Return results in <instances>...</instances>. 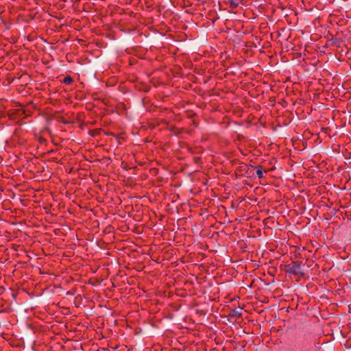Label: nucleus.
I'll return each instance as SVG.
<instances>
[{
  "mask_svg": "<svg viewBox=\"0 0 351 351\" xmlns=\"http://www.w3.org/2000/svg\"><path fill=\"white\" fill-rule=\"evenodd\" d=\"M302 263L298 261H294L286 265V272L291 275H298L302 274L301 271Z\"/></svg>",
  "mask_w": 351,
  "mask_h": 351,
  "instance_id": "obj_1",
  "label": "nucleus"
},
{
  "mask_svg": "<svg viewBox=\"0 0 351 351\" xmlns=\"http://www.w3.org/2000/svg\"><path fill=\"white\" fill-rule=\"evenodd\" d=\"M242 315V308H236L232 310H231L229 316L232 317L239 318L241 317Z\"/></svg>",
  "mask_w": 351,
  "mask_h": 351,
  "instance_id": "obj_2",
  "label": "nucleus"
},
{
  "mask_svg": "<svg viewBox=\"0 0 351 351\" xmlns=\"http://www.w3.org/2000/svg\"><path fill=\"white\" fill-rule=\"evenodd\" d=\"M60 82L64 84L70 85L73 83L74 80L71 75H67L62 80H61Z\"/></svg>",
  "mask_w": 351,
  "mask_h": 351,
  "instance_id": "obj_3",
  "label": "nucleus"
},
{
  "mask_svg": "<svg viewBox=\"0 0 351 351\" xmlns=\"http://www.w3.org/2000/svg\"><path fill=\"white\" fill-rule=\"evenodd\" d=\"M228 3L230 7L235 8L241 3V0H228Z\"/></svg>",
  "mask_w": 351,
  "mask_h": 351,
  "instance_id": "obj_4",
  "label": "nucleus"
},
{
  "mask_svg": "<svg viewBox=\"0 0 351 351\" xmlns=\"http://www.w3.org/2000/svg\"><path fill=\"white\" fill-rule=\"evenodd\" d=\"M101 132V129H100V128L94 129V130H89V134H90L92 136H96L100 134Z\"/></svg>",
  "mask_w": 351,
  "mask_h": 351,
  "instance_id": "obj_5",
  "label": "nucleus"
},
{
  "mask_svg": "<svg viewBox=\"0 0 351 351\" xmlns=\"http://www.w3.org/2000/svg\"><path fill=\"white\" fill-rule=\"evenodd\" d=\"M173 294H174L173 291L171 290V289L165 291V296H167L169 298H171L173 295Z\"/></svg>",
  "mask_w": 351,
  "mask_h": 351,
  "instance_id": "obj_6",
  "label": "nucleus"
},
{
  "mask_svg": "<svg viewBox=\"0 0 351 351\" xmlns=\"http://www.w3.org/2000/svg\"><path fill=\"white\" fill-rule=\"evenodd\" d=\"M256 175L259 178H261L263 177V172L261 169H258L256 170Z\"/></svg>",
  "mask_w": 351,
  "mask_h": 351,
  "instance_id": "obj_7",
  "label": "nucleus"
},
{
  "mask_svg": "<svg viewBox=\"0 0 351 351\" xmlns=\"http://www.w3.org/2000/svg\"><path fill=\"white\" fill-rule=\"evenodd\" d=\"M182 348V344L180 342L177 343V347H176L177 350H180Z\"/></svg>",
  "mask_w": 351,
  "mask_h": 351,
  "instance_id": "obj_8",
  "label": "nucleus"
},
{
  "mask_svg": "<svg viewBox=\"0 0 351 351\" xmlns=\"http://www.w3.org/2000/svg\"><path fill=\"white\" fill-rule=\"evenodd\" d=\"M39 142H40V143H43L45 142H46V139L44 138L43 137H40L39 138Z\"/></svg>",
  "mask_w": 351,
  "mask_h": 351,
  "instance_id": "obj_9",
  "label": "nucleus"
},
{
  "mask_svg": "<svg viewBox=\"0 0 351 351\" xmlns=\"http://www.w3.org/2000/svg\"><path fill=\"white\" fill-rule=\"evenodd\" d=\"M107 135H112L113 136H114L115 138H119V136L117 134H113L112 132H109L108 134H106Z\"/></svg>",
  "mask_w": 351,
  "mask_h": 351,
  "instance_id": "obj_10",
  "label": "nucleus"
},
{
  "mask_svg": "<svg viewBox=\"0 0 351 351\" xmlns=\"http://www.w3.org/2000/svg\"><path fill=\"white\" fill-rule=\"evenodd\" d=\"M183 220L182 219H178L177 220V226H180L182 223Z\"/></svg>",
  "mask_w": 351,
  "mask_h": 351,
  "instance_id": "obj_11",
  "label": "nucleus"
},
{
  "mask_svg": "<svg viewBox=\"0 0 351 351\" xmlns=\"http://www.w3.org/2000/svg\"><path fill=\"white\" fill-rule=\"evenodd\" d=\"M169 5H164L162 6V8H163V9L167 8V10H165V12H166V13H167V12H168V10H169V8H168V7H169Z\"/></svg>",
  "mask_w": 351,
  "mask_h": 351,
  "instance_id": "obj_12",
  "label": "nucleus"
}]
</instances>
